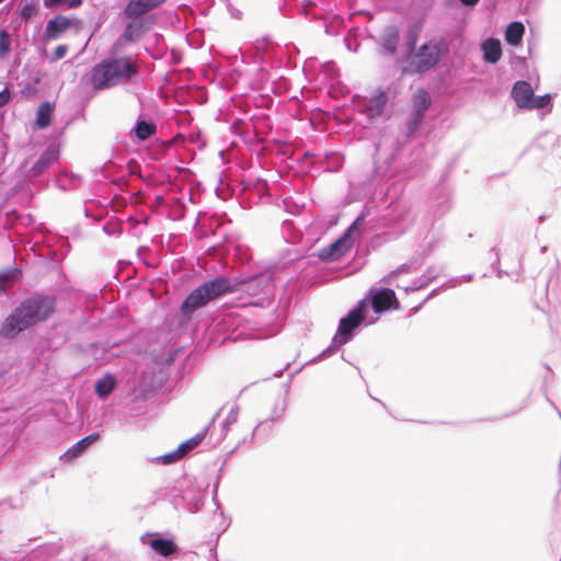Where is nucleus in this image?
<instances>
[{
  "label": "nucleus",
  "instance_id": "f257e3e1",
  "mask_svg": "<svg viewBox=\"0 0 561 561\" xmlns=\"http://www.w3.org/2000/svg\"><path fill=\"white\" fill-rule=\"evenodd\" d=\"M56 307L57 300L53 295L34 293L27 296L2 320L0 337L14 340L20 333L48 320Z\"/></svg>",
  "mask_w": 561,
  "mask_h": 561
},
{
  "label": "nucleus",
  "instance_id": "f03ea898",
  "mask_svg": "<svg viewBox=\"0 0 561 561\" xmlns=\"http://www.w3.org/2000/svg\"><path fill=\"white\" fill-rule=\"evenodd\" d=\"M141 75L130 55H116L115 50L94 64L82 81L93 91H104L117 85L133 84L140 81Z\"/></svg>",
  "mask_w": 561,
  "mask_h": 561
},
{
  "label": "nucleus",
  "instance_id": "7ed1b4c3",
  "mask_svg": "<svg viewBox=\"0 0 561 561\" xmlns=\"http://www.w3.org/2000/svg\"><path fill=\"white\" fill-rule=\"evenodd\" d=\"M233 293L232 282L229 277L220 275L204 282L194 288L181 302V322H188L194 311L205 307L209 301L225 294Z\"/></svg>",
  "mask_w": 561,
  "mask_h": 561
},
{
  "label": "nucleus",
  "instance_id": "20e7f679",
  "mask_svg": "<svg viewBox=\"0 0 561 561\" xmlns=\"http://www.w3.org/2000/svg\"><path fill=\"white\" fill-rule=\"evenodd\" d=\"M449 53V45L444 38H432L419 46L402 67V75L423 77L435 69Z\"/></svg>",
  "mask_w": 561,
  "mask_h": 561
},
{
  "label": "nucleus",
  "instance_id": "39448f33",
  "mask_svg": "<svg viewBox=\"0 0 561 561\" xmlns=\"http://www.w3.org/2000/svg\"><path fill=\"white\" fill-rule=\"evenodd\" d=\"M378 317L370 316L364 309V302L357 301L343 317L340 318L334 335L342 343L352 342L356 335L369 325L375 324Z\"/></svg>",
  "mask_w": 561,
  "mask_h": 561
},
{
  "label": "nucleus",
  "instance_id": "423d86ee",
  "mask_svg": "<svg viewBox=\"0 0 561 561\" xmlns=\"http://www.w3.org/2000/svg\"><path fill=\"white\" fill-rule=\"evenodd\" d=\"M233 291L242 290L257 300H268L274 293L275 283L273 273L263 271L245 275L243 278L232 283Z\"/></svg>",
  "mask_w": 561,
  "mask_h": 561
},
{
  "label": "nucleus",
  "instance_id": "0eeeda50",
  "mask_svg": "<svg viewBox=\"0 0 561 561\" xmlns=\"http://www.w3.org/2000/svg\"><path fill=\"white\" fill-rule=\"evenodd\" d=\"M124 19H129L126 22L124 31L115 39L112 45V50L117 51L126 44H134L138 42L145 34H147L157 23L154 14H140V15H122Z\"/></svg>",
  "mask_w": 561,
  "mask_h": 561
},
{
  "label": "nucleus",
  "instance_id": "6e6552de",
  "mask_svg": "<svg viewBox=\"0 0 561 561\" xmlns=\"http://www.w3.org/2000/svg\"><path fill=\"white\" fill-rule=\"evenodd\" d=\"M359 301L364 302V309L367 310V312H369V308H371L374 313H376L375 317L378 318L386 312L401 308L396 291L388 286H371Z\"/></svg>",
  "mask_w": 561,
  "mask_h": 561
},
{
  "label": "nucleus",
  "instance_id": "1a4fd4ad",
  "mask_svg": "<svg viewBox=\"0 0 561 561\" xmlns=\"http://www.w3.org/2000/svg\"><path fill=\"white\" fill-rule=\"evenodd\" d=\"M345 161V157L340 151H330L325 152V154L320 158L318 154L305 151L298 159L297 163L300 164L302 169L312 171H328V172H337L342 169Z\"/></svg>",
  "mask_w": 561,
  "mask_h": 561
},
{
  "label": "nucleus",
  "instance_id": "9d476101",
  "mask_svg": "<svg viewBox=\"0 0 561 561\" xmlns=\"http://www.w3.org/2000/svg\"><path fill=\"white\" fill-rule=\"evenodd\" d=\"M82 27L83 21L76 15L67 16L58 13L46 22L44 38L46 41H56L59 39L68 30L75 28L76 32H79Z\"/></svg>",
  "mask_w": 561,
  "mask_h": 561
},
{
  "label": "nucleus",
  "instance_id": "9b49d317",
  "mask_svg": "<svg viewBox=\"0 0 561 561\" xmlns=\"http://www.w3.org/2000/svg\"><path fill=\"white\" fill-rule=\"evenodd\" d=\"M425 117L411 113L410 116L405 119V130L402 135H399L394 142L393 149L391 153V159L393 161L398 160L404 147L416 137L419 134L422 124L424 123Z\"/></svg>",
  "mask_w": 561,
  "mask_h": 561
},
{
  "label": "nucleus",
  "instance_id": "f8f14e48",
  "mask_svg": "<svg viewBox=\"0 0 561 561\" xmlns=\"http://www.w3.org/2000/svg\"><path fill=\"white\" fill-rule=\"evenodd\" d=\"M353 244L354 237H348V232H343L337 239L321 249L318 253V257L325 263L339 261L351 251Z\"/></svg>",
  "mask_w": 561,
  "mask_h": 561
},
{
  "label": "nucleus",
  "instance_id": "ddd939ff",
  "mask_svg": "<svg viewBox=\"0 0 561 561\" xmlns=\"http://www.w3.org/2000/svg\"><path fill=\"white\" fill-rule=\"evenodd\" d=\"M140 541L163 558H170L180 552V548L172 536L163 537L161 534L151 535L147 533L141 536Z\"/></svg>",
  "mask_w": 561,
  "mask_h": 561
},
{
  "label": "nucleus",
  "instance_id": "4468645a",
  "mask_svg": "<svg viewBox=\"0 0 561 561\" xmlns=\"http://www.w3.org/2000/svg\"><path fill=\"white\" fill-rule=\"evenodd\" d=\"M400 38L401 33L397 24L386 25L378 39V54L385 57L397 55Z\"/></svg>",
  "mask_w": 561,
  "mask_h": 561
},
{
  "label": "nucleus",
  "instance_id": "2eb2a0df",
  "mask_svg": "<svg viewBox=\"0 0 561 561\" xmlns=\"http://www.w3.org/2000/svg\"><path fill=\"white\" fill-rule=\"evenodd\" d=\"M100 432H92L89 435L80 438L77 443L71 445L60 457L59 460L64 463H71L76 459L82 457L93 444L100 440Z\"/></svg>",
  "mask_w": 561,
  "mask_h": 561
},
{
  "label": "nucleus",
  "instance_id": "dca6fc26",
  "mask_svg": "<svg viewBox=\"0 0 561 561\" xmlns=\"http://www.w3.org/2000/svg\"><path fill=\"white\" fill-rule=\"evenodd\" d=\"M60 150L55 145H48L28 170L30 178L43 175L49 167L59 159Z\"/></svg>",
  "mask_w": 561,
  "mask_h": 561
},
{
  "label": "nucleus",
  "instance_id": "f3484780",
  "mask_svg": "<svg viewBox=\"0 0 561 561\" xmlns=\"http://www.w3.org/2000/svg\"><path fill=\"white\" fill-rule=\"evenodd\" d=\"M306 259L305 251L301 248L288 247L279 251L277 259L272 264L275 271H284L289 267H296Z\"/></svg>",
  "mask_w": 561,
  "mask_h": 561
},
{
  "label": "nucleus",
  "instance_id": "a211bd4d",
  "mask_svg": "<svg viewBox=\"0 0 561 561\" xmlns=\"http://www.w3.org/2000/svg\"><path fill=\"white\" fill-rule=\"evenodd\" d=\"M157 131V125L153 119L145 114H139L135 125L129 131V137L134 142H145Z\"/></svg>",
  "mask_w": 561,
  "mask_h": 561
},
{
  "label": "nucleus",
  "instance_id": "6ab92c4d",
  "mask_svg": "<svg viewBox=\"0 0 561 561\" xmlns=\"http://www.w3.org/2000/svg\"><path fill=\"white\" fill-rule=\"evenodd\" d=\"M250 125L255 144L263 142L273 129L271 116L265 112L254 113L250 116Z\"/></svg>",
  "mask_w": 561,
  "mask_h": 561
},
{
  "label": "nucleus",
  "instance_id": "aec40b11",
  "mask_svg": "<svg viewBox=\"0 0 561 561\" xmlns=\"http://www.w3.org/2000/svg\"><path fill=\"white\" fill-rule=\"evenodd\" d=\"M533 96L534 90L529 81L518 80L513 84L511 90V98L514 100L516 106L519 110L527 111Z\"/></svg>",
  "mask_w": 561,
  "mask_h": 561
},
{
  "label": "nucleus",
  "instance_id": "412c9836",
  "mask_svg": "<svg viewBox=\"0 0 561 561\" xmlns=\"http://www.w3.org/2000/svg\"><path fill=\"white\" fill-rule=\"evenodd\" d=\"M423 24H424V20L423 19H416L415 21H413L412 23L409 24V26H408V28L405 31V36H404V39H405V53L400 58L399 61H408V59L411 56V54L416 48H419L417 47V42H419L420 34H421L422 28H423Z\"/></svg>",
  "mask_w": 561,
  "mask_h": 561
},
{
  "label": "nucleus",
  "instance_id": "4be33fe9",
  "mask_svg": "<svg viewBox=\"0 0 561 561\" xmlns=\"http://www.w3.org/2000/svg\"><path fill=\"white\" fill-rule=\"evenodd\" d=\"M482 59L485 64L495 65L501 60L503 55L502 44L500 39L489 37L481 43Z\"/></svg>",
  "mask_w": 561,
  "mask_h": 561
},
{
  "label": "nucleus",
  "instance_id": "5701e85b",
  "mask_svg": "<svg viewBox=\"0 0 561 561\" xmlns=\"http://www.w3.org/2000/svg\"><path fill=\"white\" fill-rule=\"evenodd\" d=\"M167 0H129L122 11V15L147 14L148 11L158 8Z\"/></svg>",
  "mask_w": 561,
  "mask_h": 561
},
{
  "label": "nucleus",
  "instance_id": "b1692460",
  "mask_svg": "<svg viewBox=\"0 0 561 561\" xmlns=\"http://www.w3.org/2000/svg\"><path fill=\"white\" fill-rule=\"evenodd\" d=\"M220 410L211 417L209 423L197 434L190 437L188 439L182 442L176 448L178 451L181 453V455L184 457L188 453H191L193 449H195L197 446H199L203 440L205 439L209 428L214 425L217 416L219 415Z\"/></svg>",
  "mask_w": 561,
  "mask_h": 561
},
{
  "label": "nucleus",
  "instance_id": "393cba45",
  "mask_svg": "<svg viewBox=\"0 0 561 561\" xmlns=\"http://www.w3.org/2000/svg\"><path fill=\"white\" fill-rule=\"evenodd\" d=\"M117 378L111 373L106 371L102 377L98 378L94 382V393L99 399L105 400L116 388Z\"/></svg>",
  "mask_w": 561,
  "mask_h": 561
},
{
  "label": "nucleus",
  "instance_id": "a878e982",
  "mask_svg": "<svg viewBox=\"0 0 561 561\" xmlns=\"http://www.w3.org/2000/svg\"><path fill=\"white\" fill-rule=\"evenodd\" d=\"M284 411H285V405L282 407L278 412H277V409L275 408L274 409V414L272 416H270L266 420L260 422L253 428V431L251 433V436H250V440H254L256 437L257 438H263L264 440H266V438L268 437V435L272 432L274 422L284 413Z\"/></svg>",
  "mask_w": 561,
  "mask_h": 561
},
{
  "label": "nucleus",
  "instance_id": "bb28decb",
  "mask_svg": "<svg viewBox=\"0 0 561 561\" xmlns=\"http://www.w3.org/2000/svg\"><path fill=\"white\" fill-rule=\"evenodd\" d=\"M525 25L520 21H512L506 25L504 39L507 45L518 47L523 43Z\"/></svg>",
  "mask_w": 561,
  "mask_h": 561
},
{
  "label": "nucleus",
  "instance_id": "cd10ccee",
  "mask_svg": "<svg viewBox=\"0 0 561 561\" xmlns=\"http://www.w3.org/2000/svg\"><path fill=\"white\" fill-rule=\"evenodd\" d=\"M54 111L55 104L53 102H42L36 110L34 125L38 129H46L51 124Z\"/></svg>",
  "mask_w": 561,
  "mask_h": 561
},
{
  "label": "nucleus",
  "instance_id": "c85d7f7f",
  "mask_svg": "<svg viewBox=\"0 0 561 561\" xmlns=\"http://www.w3.org/2000/svg\"><path fill=\"white\" fill-rule=\"evenodd\" d=\"M433 100L427 90L421 88L412 98L411 113L426 117V112L432 106Z\"/></svg>",
  "mask_w": 561,
  "mask_h": 561
},
{
  "label": "nucleus",
  "instance_id": "c756f323",
  "mask_svg": "<svg viewBox=\"0 0 561 561\" xmlns=\"http://www.w3.org/2000/svg\"><path fill=\"white\" fill-rule=\"evenodd\" d=\"M388 102V94L382 89H377L370 96L367 111L369 115L378 116L382 114Z\"/></svg>",
  "mask_w": 561,
  "mask_h": 561
},
{
  "label": "nucleus",
  "instance_id": "7c9ffc66",
  "mask_svg": "<svg viewBox=\"0 0 561 561\" xmlns=\"http://www.w3.org/2000/svg\"><path fill=\"white\" fill-rule=\"evenodd\" d=\"M230 131L240 137L244 142L255 144L250 121L245 122L242 118L234 119L230 125Z\"/></svg>",
  "mask_w": 561,
  "mask_h": 561
},
{
  "label": "nucleus",
  "instance_id": "2f4dec72",
  "mask_svg": "<svg viewBox=\"0 0 561 561\" xmlns=\"http://www.w3.org/2000/svg\"><path fill=\"white\" fill-rule=\"evenodd\" d=\"M552 108H553V94L545 93L542 95H536L534 93V96L531 98V102L529 103L527 111L545 110L546 113H551Z\"/></svg>",
  "mask_w": 561,
  "mask_h": 561
},
{
  "label": "nucleus",
  "instance_id": "473e14b6",
  "mask_svg": "<svg viewBox=\"0 0 561 561\" xmlns=\"http://www.w3.org/2000/svg\"><path fill=\"white\" fill-rule=\"evenodd\" d=\"M82 3L83 0H43V5L50 11L77 9Z\"/></svg>",
  "mask_w": 561,
  "mask_h": 561
},
{
  "label": "nucleus",
  "instance_id": "72a5a7b5",
  "mask_svg": "<svg viewBox=\"0 0 561 561\" xmlns=\"http://www.w3.org/2000/svg\"><path fill=\"white\" fill-rule=\"evenodd\" d=\"M436 277L437 275H421L420 277L414 278L411 285L400 286L399 284H397V287L402 288L407 293H412L425 288L426 286H428L430 283L436 279Z\"/></svg>",
  "mask_w": 561,
  "mask_h": 561
},
{
  "label": "nucleus",
  "instance_id": "f704fd0d",
  "mask_svg": "<svg viewBox=\"0 0 561 561\" xmlns=\"http://www.w3.org/2000/svg\"><path fill=\"white\" fill-rule=\"evenodd\" d=\"M345 343H342L340 339H336L335 335H333L331 343L328 347H325L318 356H316L309 363H317L320 360H323L330 356H332L334 353H336L339 350H341Z\"/></svg>",
  "mask_w": 561,
  "mask_h": 561
},
{
  "label": "nucleus",
  "instance_id": "c9c22d12",
  "mask_svg": "<svg viewBox=\"0 0 561 561\" xmlns=\"http://www.w3.org/2000/svg\"><path fill=\"white\" fill-rule=\"evenodd\" d=\"M345 343H342L340 339H336L335 335H333L331 343L328 347H325L318 356H316L309 363H317L320 360H323L330 356H332L334 353H336L339 350H341Z\"/></svg>",
  "mask_w": 561,
  "mask_h": 561
},
{
  "label": "nucleus",
  "instance_id": "e433bc0d",
  "mask_svg": "<svg viewBox=\"0 0 561 561\" xmlns=\"http://www.w3.org/2000/svg\"><path fill=\"white\" fill-rule=\"evenodd\" d=\"M182 458H183V456L181 455L180 451H178V448H175V449H173L169 453H165L163 455L150 458L149 461L157 463V465L169 466V465H173V463L180 461Z\"/></svg>",
  "mask_w": 561,
  "mask_h": 561
},
{
  "label": "nucleus",
  "instance_id": "4c0bfd02",
  "mask_svg": "<svg viewBox=\"0 0 561 561\" xmlns=\"http://www.w3.org/2000/svg\"><path fill=\"white\" fill-rule=\"evenodd\" d=\"M80 182L81 178L75 173L60 175L56 179V185L62 191L75 188L80 184Z\"/></svg>",
  "mask_w": 561,
  "mask_h": 561
},
{
  "label": "nucleus",
  "instance_id": "58836bf2",
  "mask_svg": "<svg viewBox=\"0 0 561 561\" xmlns=\"http://www.w3.org/2000/svg\"><path fill=\"white\" fill-rule=\"evenodd\" d=\"M41 8L37 0H30L20 5L18 14L21 19H30L38 14Z\"/></svg>",
  "mask_w": 561,
  "mask_h": 561
},
{
  "label": "nucleus",
  "instance_id": "ea45409f",
  "mask_svg": "<svg viewBox=\"0 0 561 561\" xmlns=\"http://www.w3.org/2000/svg\"><path fill=\"white\" fill-rule=\"evenodd\" d=\"M434 0H412L411 10L414 14L424 16L432 10Z\"/></svg>",
  "mask_w": 561,
  "mask_h": 561
},
{
  "label": "nucleus",
  "instance_id": "a19ab883",
  "mask_svg": "<svg viewBox=\"0 0 561 561\" xmlns=\"http://www.w3.org/2000/svg\"><path fill=\"white\" fill-rule=\"evenodd\" d=\"M416 272L414 267H412L411 263L409 261L402 263L397 268L392 270L388 275L383 276L380 282L389 283L391 279L396 278L397 276L401 274H409Z\"/></svg>",
  "mask_w": 561,
  "mask_h": 561
},
{
  "label": "nucleus",
  "instance_id": "79ce46f5",
  "mask_svg": "<svg viewBox=\"0 0 561 561\" xmlns=\"http://www.w3.org/2000/svg\"><path fill=\"white\" fill-rule=\"evenodd\" d=\"M320 71L330 81L336 80L340 77V69L333 60L320 64Z\"/></svg>",
  "mask_w": 561,
  "mask_h": 561
},
{
  "label": "nucleus",
  "instance_id": "37998d69",
  "mask_svg": "<svg viewBox=\"0 0 561 561\" xmlns=\"http://www.w3.org/2000/svg\"><path fill=\"white\" fill-rule=\"evenodd\" d=\"M11 35L8 30H0V58L7 57L11 51Z\"/></svg>",
  "mask_w": 561,
  "mask_h": 561
},
{
  "label": "nucleus",
  "instance_id": "c03bdc74",
  "mask_svg": "<svg viewBox=\"0 0 561 561\" xmlns=\"http://www.w3.org/2000/svg\"><path fill=\"white\" fill-rule=\"evenodd\" d=\"M102 230L108 237H118L123 233V222L118 220H108L102 226Z\"/></svg>",
  "mask_w": 561,
  "mask_h": 561
},
{
  "label": "nucleus",
  "instance_id": "a18cd8bd",
  "mask_svg": "<svg viewBox=\"0 0 561 561\" xmlns=\"http://www.w3.org/2000/svg\"><path fill=\"white\" fill-rule=\"evenodd\" d=\"M238 415H239V407L234 405L231 408L228 415L221 423V432H222L224 436L227 435L230 425L234 424L238 421Z\"/></svg>",
  "mask_w": 561,
  "mask_h": 561
},
{
  "label": "nucleus",
  "instance_id": "49530a36",
  "mask_svg": "<svg viewBox=\"0 0 561 561\" xmlns=\"http://www.w3.org/2000/svg\"><path fill=\"white\" fill-rule=\"evenodd\" d=\"M283 205H284L285 211H287L294 216L300 215L305 207V204H298L291 197H285L283 199Z\"/></svg>",
  "mask_w": 561,
  "mask_h": 561
},
{
  "label": "nucleus",
  "instance_id": "de8ad7c7",
  "mask_svg": "<svg viewBox=\"0 0 561 561\" xmlns=\"http://www.w3.org/2000/svg\"><path fill=\"white\" fill-rule=\"evenodd\" d=\"M11 275L20 277L21 271L18 267H7L0 271V296L5 294V288L2 283L7 280Z\"/></svg>",
  "mask_w": 561,
  "mask_h": 561
},
{
  "label": "nucleus",
  "instance_id": "09e8293b",
  "mask_svg": "<svg viewBox=\"0 0 561 561\" xmlns=\"http://www.w3.org/2000/svg\"><path fill=\"white\" fill-rule=\"evenodd\" d=\"M227 465V458H224L222 462H221V466L219 467L218 469V472H217V477H216V480L213 484V492H211V496H213V501L215 503V505L217 507H219V503L217 501V495H218V489H219V484H220V481H221V477H222V472H224V468L225 466Z\"/></svg>",
  "mask_w": 561,
  "mask_h": 561
},
{
  "label": "nucleus",
  "instance_id": "8fccbe9b",
  "mask_svg": "<svg viewBox=\"0 0 561 561\" xmlns=\"http://www.w3.org/2000/svg\"><path fill=\"white\" fill-rule=\"evenodd\" d=\"M440 241V237L439 236H435L433 233L431 240L428 242H426L422 248H421V251L426 255L428 256L437 247L438 242Z\"/></svg>",
  "mask_w": 561,
  "mask_h": 561
},
{
  "label": "nucleus",
  "instance_id": "3c124183",
  "mask_svg": "<svg viewBox=\"0 0 561 561\" xmlns=\"http://www.w3.org/2000/svg\"><path fill=\"white\" fill-rule=\"evenodd\" d=\"M427 256L420 250L416 251L408 261L411 263L412 267L417 271L424 263V260Z\"/></svg>",
  "mask_w": 561,
  "mask_h": 561
},
{
  "label": "nucleus",
  "instance_id": "603ef678",
  "mask_svg": "<svg viewBox=\"0 0 561 561\" xmlns=\"http://www.w3.org/2000/svg\"><path fill=\"white\" fill-rule=\"evenodd\" d=\"M365 220V214L360 213L355 220L346 228L344 232H348V237H354V231L359 230V227Z\"/></svg>",
  "mask_w": 561,
  "mask_h": 561
},
{
  "label": "nucleus",
  "instance_id": "864d4df0",
  "mask_svg": "<svg viewBox=\"0 0 561 561\" xmlns=\"http://www.w3.org/2000/svg\"><path fill=\"white\" fill-rule=\"evenodd\" d=\"M320 64L317 57L307 58L302 68L305 75L308 76V71H316L317 68H320Z\"/></svg>",
  "mask_w": 561,
  "mask_h": 561
},
{
  "label": "nucleus",
  "instance_id": "5fc2aeb1",
  "mask_svg": "<svg viewBox=\"0 0 561 561\" xmlns=\"http://www.w3.org/2000/svg\"><path fill=\"white\" fill-rule=\"evenodd\" d=\"M67 51H68V46L67 45L60 44V45L56 46L54 51H53V56L50 58V61L61 60L67 55Z\"/></svg>",
  "mask_w": 561,
  "mask_h": 561
},
{
  "label": "nucleus",
  "instance_id": "6e6d98bb",
  "mask_svg": "<svg viewBox=\"0 0 561 561\" xmlns=\"http://www.w3.org/2000/svg\"><path fill=\"white\" fill-rule=\"evenodd\" d=\"M39 82V79H35L34 82H27L23 89L21 90V93L25 98H32L36 94L37 90L35 84Z\"/></svg>",
  "mask_w": 561,
  "mask_h": 561
},
{
  "label": "nucleus",
  "instance_id": "4d7b16f0",
  "mask_svg": "<svg viewBox=\"0 0 561 561\" xmlns=\"http://www.w3.org/2000/svg\"><path fill=\"white\" fill-rule=\"evenodd\" d=\"M490 253L494 255V260L491 263L492 270H496L501 264V250L497 245H494L490 249Z\"/></svg>",
  "mask_w": 561,
  "mask_h": 561
},
{
  "label": "nucleus",
  "instance_id": "13d9d810",
  "mask_svg": "<svg viewBox=\"0 0 561 561\" xmlns=\"http://www.w3.org/2000/svg\"><path fill=\"white\" fill-rule=\"evenodd\" d=\"M106 210L102 209L98 214H93L87 206L84 207V216L94 222L101 221L105 216Z\"/></svg>",
  "mask_w": 561,
  "mask_h": 561
},
{
  "label": "nucleus",
  "instance_id": "bf43d9fd",
  "mask_svg": "<svg viewBox=\"0 0 561 561\" xmlns=\"http://www.w3.org/2000/svg\"><path fill=\"white\" fill-rule=\"evenodd\" d=\"M526 12H536L540 7V0H522Z\"/></svg>",
  "mask_w": 561,
  "mask_h": 561
},
{
  "label": "nucleus",
  "instance_id": "052dcab7",
  "mask_svg": "<svg viewBox=\"0 0 561 561\" xmlns=\"http://www.w3.org/2000/svg\"><path fill=\"white\" fill-rule=\"evenodd\" d=\"M273 103L274 100L271 96H260V100L255 101V106L271 108L273 106Z\"/></svg>",
  "mask_w": 561,
  "mask_h": 561
},
{
  "label": "nucleus",
  "instance_id": "680f3d73",
  "mask_svg": "<svg viewBox=\"0 0 561 561\" xmlns=\"http://www.w3.org/2000/svg\"><path fill=\"white\" fill-rule=\"evenodd\" d=\"M415 164L413 167H410L407 172L410 176H414L416 175L421 170H422V164L423 162L421 161L420 163L416 162V160H414Z\"/></svg>",
  "mask_w": 561,
  "mask_h": 561
},
{
  "label": "nucleus",
  "instance_id": "e2e57ef3",
  "mask_svg": "<svg viewBox=\"0 0 561 561\" xmlns=\"http://www.w3.org/2000/svg\"><path fill=\"white\" fill-rule=\"evenodd\" d=\"M11 95L7 88L0 91V107L7 104L10 100Z\"/></svg>",
  "mask_w": 561,
  "mask_h": 561
},
{
  "label": "nucleus",
  "instance_id": "0e129e2a",
  "mask_svg": "<svg viewBox=\"0 0 561 561\" xmlns=\"http://www.w3.org/2000/svg\"><path fill=\"white\" fill-rule=\"evenodd\" d=\"M170 55L172 65H179L181 62L182 56L176 49L172 48Z\"/></svg>",
  "mask_w": 561,
  "mask_h": 561
},
{
  "label": "nucleus",
  "instance_id": "69168bd1",
  "mask_svg": "<svg viewBox=\"0 0 561 561\" xmlns=\"http://www.w3.org/2000/svg\"><path fill=\"white\" fill-rule=\"evenodd\" d=\"M459 2L467 9H473L480 0H459Z\"/></svg>",
  "mask_w": 561,
  "mask_h": 561
},
{
  "label": "nucleus",
  "instance_id": "338daca9",
  "mask_svg": "<svg viewBox=\"0 0 561 561\" xmlns=\"http://www.w3.org/2000/svg\"><path fill=\"white\" fill-rule=\"evenodd\" d=\"M444 287H446V286L444 285ZM442 288H443V286H442ZM439 291H440V287L432 289L428 293V295L425 297L424 301H428L430 299L436 297L439 294Z\"/></svg>",
  "mask_w": 561,
  "mask_h": 561
},
{
  "label": "nucleus",
  "instance_id": "774afa93",
  "mask_svg": "<svg viewBox=\"0 0 561 561\" xmlns=\"http://www.w3.org/2000/svg\"><path fill=\"white\" fill-rule=\"evenodd\" d=\"M267 185V182L261 178L256 179V188L261 190L264 188Z\"/></svg>",
  "mask_w": 561,
  "mask_h": 561
}]
</instances>
